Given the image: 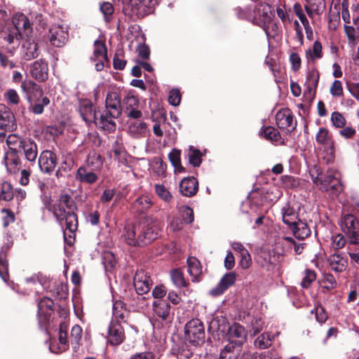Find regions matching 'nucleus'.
<instances>
[{"mask_svg": "<svg viewBox=\"0 0 359 359\" xmlns=\"http://www.w3.org/2000/svg\"><path fill=\"white\" fill-rule=\"evenodd\" d=\"M75 208L76 206L71 196L62 194L53 210L60 224L62 226L65 225L66 231L68 230L72 233L76 230L78 226L77 217L74 212Z\"/></svg>", "mask_w": 359, "mask_h": 359, "instance_id": "obj_1", "label": "nucleus"}, {"mask_svg": "<svg viewBox=\"0 0 359 359\" xmlns=\"http://www.w3.org/2000/svg\"><path fill=\"white\" fill-rule=\"evenodd\" d=\"M271 7L266 4H259L255 11L254 16L248 14L247 11L242 8H238V16L240 18H245L264 29L266 35H270V28L276 31L277 26L272 22L273 16Z\"/></svg>", "mask_w": 359, "mask_h": 359, "instance_id": "obj_2", "label": "nucleus"}, {"mask_svg": "<svg viewBox=\"0 0 359 359\" xmlns=\"http://www.w3.org/2000/svg\"><path fill=\"white\" fill-rule=\"evenodd\" d=\"M13 27L2 34V38L9 44L18 45L19 39L30 33V22L22 13H17L13 18Z\"/></svg>", "mask_w": 359, "mask_h": 359, "instance_id": "obj_3", "label": "nucleus"}, {"mask_svg": "<svg viewBox=\"0 0 359 359\" xmlns=\"http://www.w3.org/2000/svg\"><path fill=\"white\" fill-rule=\"evenodd\" d=\"M341 175L334 168H329L325 173H320L313 178L316 186L322 191L336 195L341 189Z\"/></svg>", "mask_w": 359, "mask_h": 359, "instance_id": "obj_4", "label": "nucleus"}, {"mask_svg": "<svg viewBox=\"0 0 359 359\" xmlns=\"http://www.w3.org/2000/svg\"><path fill=\"white\" fill-rule=\"evenodd\" d=\"M316 141L323 146L322 158L326 163L334 161L335 158V142L332 135L326 128H320L316 134Z\"/></svg>", "mask_w": 359, "mask_h": 359, "instance_id": "obj_5", "label": "nucleus"}, {"mask_svg": "<svg viewBox=\"0 0 359 359\" xmlns=\"http://www.w3.org/2000/svg\"><path fill=\"white\" fill-rule=\"evenodd\" d=\"M161 231L158 222L152 218H144L138 224L141 245L150 243L158 238Z\"/></svg>", "mask_w": 359, "mask_h": 359, "instance_id": "obj_6", "label": "nucleus"}, {"mask_svg": "<svg viewBox=\"0 0 359 359\" xmlns=\"http://www.w3.org/2000/svg\"><path fill=\"white\" fill-rule=\"evenodd\" d=\"M340 226L350 244H359V222L355 216L345 215L341 221Z\"/></svg>", "mask_w": 359, "mask_h": 359, "instance_id": "obj_7", "label": "nucleus"}, {"mask_svg": "<svg viewBox=\"0 0 359 359\" xmlns=\"http://www.w3.org/2000/svg\"><path fill=\"white\" fill-rule=\"evenodd\" d=\"M184 332L187 339L194 346L204 341V327L198 319H192L189 321L185 325Z\"/></svg>", "mask_w": 359, "mask_h": 359, "instance_id": "obj_8", "label": "nucleus"}, {"mask_svg": "<svg viewBox=\"0 0 359 359\" xmlns=\"http://www.w3.org/2000/svg\"><path fill=\"white\" fill-rule=\"evenodd\" d=\"M139 100L132 91L126 92L122 100V110L130 119H137L142 116V112L138 109Z\"/></svg>", "mask_w": 359, "mask_h": 359, "instance_id": "obj_9", "label": "nucleus"}, {"mask_svg": "<svg viewBox=\"0 0 359 359\" xmlns=\"http://www.w3.org/2000/svg\"><path fill=\"white\" fill-rule=\"evenodd\" d=\"M150 276L143 270H138L133 278V285L137 294H147L151 287Z\"/></svg>", "mask_w": 359, "mask_h": 359, "instance_id": "obj_10", "label": "nucleus"}, {"mask_svg": "<svg viewBox=\"0 0 359 359\" xmlns=\"http://www.w3.org/2000/svg\"><path fill=\"white\" fill-rule=\"evenodd\" d=\"M329 268L334 273L344 272L348 266V258L345 253L335 252L327 259Z\"/></svg>", "mask_w": 359, "mask_h": 359, "instance_id": "obj_11", "label": "nucleus"}, {"mask_svg": "<svg viewBox=\"0 0 359 359\" xmlns=\"http://www.w3.org/2000/svg\"><path fill=\"white\" fill-rule=\"evenodd\" d=\"M104 111L109 113L114 118H118L121 116L122 111L121 100L117 93L111 92L107 94Z\"/></svg>", "mask_w": 359, "mask_h": 359, "instance_id": "obj_12", "label": "nucleus"}, {"mask_svg": "<svg viewBox=\"0 0 359 359\" xmlns=\"http://www.w3.org/2000/svg\"><path fill=\"white\" fill-rule=\"evenodd\" d=\"M247 337V332L242 325L234 323L229 327L226 337L230 342L229 344L241 346L242 345Z\"/></svg>", "mask_w": 359, "mask_h": 359, "instance_id": "obj_13", "label": "nucleus"}, {"mask_svg": "<svg viewBox=\"0 0 359 359\" xmlns=\"http://www.w3.org/2000/svg\"><path fill=\"white\" fill-rule=\"evenodd\" d=\"M57 164V156L49 150L42 151L39 158V166L41 170L46 173L53 172Z\"/></svg>", "mask_w": 359, "mask_h": 359, "instance_id": "obj_14", "label": "nucleus"}, {"mask_svg": "<svg viewBox=\"0 0 359 359\" xmlns=\"http://www.w3.org/2000/svg\"><path fill=\"white\" fill-rule=\"evenodd\" d=\"M68 33L66 29L60 25H53L49 29L50 43L57 47L63 46L67 41Z\"/></svg>", "mask_w": 359, "mask_h": 359, "instance_id": "obj_15", "label": "nucleus"}, {"mask_svg": "<svg viewBox=\"0 0 359 359\" xmlns=\"http://www.w3.org/2000/svg\"><path fill=\"white\" fill-rule=\"evenodd\" d=\"M127 125V132L133 138L144 137L149 132L147 124L140 118L128 120Z\"/></svg>", "mask_w": 359, "mask_h": 359, "instance_id": "obj_16", "label": "nucleus"}, {"mask_svg": "<svg viewBox=\"0 0 359 359\" xmlns=\"http://www.w3.org/2000/svg\"><path fill=\"white\" fill-rule=\"evenodd\" d=\"M124 339L123 329L118 320L111 321L108 329L107 341L111 345H118Z\"/></svg>", "mask_w": 359, "mask_h": 359, "instance_id": "obj_17", "label": "nucleus"}, {"mask_svg": "<svg viewBox=\"0 0 359 359\" xmlns=\"http://www.w3.org/2000/svg\"><path fill=\"white\" fill-rule=\"evenodd\" d=\"M76 179L81 183L92 184L98 180V172L90 166L82 165L77 170Z\"/></svg>", "mask_w": 359, "mask_h": 359, "instance_id": "obj_18", "label": "nucleus"}, {"mask_svg": "<svg viewBox=\"0 0 359 359\" xmlns=\"http://www.w3.org/2000/svg\"><path fill=\"white\" fill-rule=\"evenodd\" d=\"M31 76L38 81H43L48 79V67L43 60H38L34 62L30 67Z\"/></svg>", "mask_w": 359, "mask_h": 359, "instance_id": "obj_19", "label": "nucleus"}, {"mask_svg": "<svg viewBox=\"0 0 359 359\" xmlns=\"http://www.w3.org/2000/svg\"><path fill=\"white\" fill-rule=\"evenodd\" d=\"M15 117L11 109L5 104H0V128L12 130L15 127Z\"/></svg>", "mask_w": 359, "mask_h": 359, "instance_id": "obj_20", "label": "nucleus"}, {"mask_svg": "<svg viewBox=\"0 0 359 359\" xmlns=\"http://www.w3.org/2000/svg\"><path fill=\"white\" fill-rule=\"evenodd\" d=\"M79 113L87 124L95 121L96 113L90 101L85 100L80 102Z\"/></svg>", "mask_w": 359, "mask_h": 359, "instance_id": "obj_21", "label": "nucleus"}, {"mask_svg": "<svg viewBox=\"0 0 359 359\" xmlns=\"http://www.w3.org/2000/svg\"><path fill=\"white\" fill-rule=\"evenodd\" d=\"M116 118H114L109 113L103 111L100 114L99 118L96 117L95 121H94V123L100 128L107 132H111L116 129V124L115 119Z\"/></svg>", "mask_w": 359, "mask_h": 359, "instance_id": "obj_22", "label": "nucleus"}, {"mask_svg": "<svg viewBox=\"0 0 359 359\" xmlns=\"http://www.w3.org/2000/svg\"><path fill=\"white\" fill-rule=\"evenodd\" d=\"M344 32L348 45L351 47L355 46L359 42V17L353 20V25H345Z\"/></svg>", "mask_w": 359, "mask_h": 359, "instance_id": "obj_23", "label": "nucleus"}, {"mask_svg": "<svg viewBox=\"0 0 359 359\" xmlns=\"http://www.w3.org/2000/svg\"><path fill=\"white\" fill-rule=\"evenodd\" d=\"M198 189V181L194 177H186L180 184V191L185 196H194Z\"/></svg>", "mask_w": 359, "mask_h": 359, "instance_id": "obj_24", "label": "nucleus"}, {"mask_svg": "<svg viewBox=\"0 0 359 359\" xmlns=\"http://www.w3.org/2000/svg\"><path fill=\"white\" fill-rule=\"evenodd\" d=\"M188 273L191 277V281L198 283L201 280L202 267L200 262L196 257H189L187 259Z\"/></svg>", "mask_w": 359, "mask_h": 359, "instance_id": "obj_25", "label": "nucleus"}, {"mask_svg": "<svg viewBox=\"0 0 359 359\" xmlns=\"http://www.w3.org/2000/svg\"><path fill=\"white\" fill-rule=\"evenodd\" d=\"M59 341L60 345L57 346L53 343L49 346V349L51 352L58 353L65 351L68 346L67 345V326L65 323L60 325L59 330Z\"/></svg>", "mask_w": 359, "mask_h": 359, "instance_id": "obj_26", "label": "nucleus"}, {"mask_svg": "<svg viewBox=\"0 0 359 359\" xmlns=\"http://www.w3.org/2000/svg\"><path fill=\"white\" fill-rule=\"evenodd\" d=\"M153 311L154 314L162 319L167 320L170 316V306L163 299H157L153 302Z\"/></svg>", "mask_w": 359, "mask_h": 359, "instance_id": "obj_27", "label": "nucleus"}, {"mask_svg": "<svg viewBox=\"0 0 359 359\" xmlns=\"http://www.w3.org/2000/svg\"><path fill=\"white\" fill-rule=\"evenodd\" d=\"M15 48L1 47L0 49V65L4 69H13L16 67V64L11 57L14 55Z\"/></svg>", "mask_w": 359, "mask_h": 359, "instance_id": "obj_28", "label": "nucleus"}, {"mask_svg": "<svg viewBox=\"0 0 359 359\" xmlns=\"http://www.w3.org/2000/svg\"><path fill=\"white\" fill-rule=\"evenodd\" d=\"M12 79L15 83L21 82V90L27 95L29 94L31 90H39L40 94L42 93L41 90L34 82L32 81H22V74L20 72L14 71L13 73Z\"/></svg>", "mask_w": 359, "mask_h": 359, "instance_id": "obj_29", "label": "nucleus"}, {"mask_svg": "<svg viewBox=\"0 0 359 359\" xmlns=\"http://www.w3.org/2000/svg\"><path fill=\"white\" fill-rule=\"evenodd\" d=\"M276 124L280 128H287L293 125V116L288 109H283L277 112L276 115Z\"/></svg>", "mask_w": 359, "mask_h": 359, "instance_id": "obj_30", "label": "nucleus"}, {"mask_svg": "<svg viewBox=\"0 0 359 359\" xmlns=\"http://www.w3.org/2000/svg\"><path fill=\"white\" fill-rule=\"evenodd\" d=\"M21 151H23L26 159L30 162H34L38 154L37 146L34 140L25 138Z\"/></svg>", "mask_w": 359, "mask_h": 359, "instance_id": "obj_31", "label": "nucleus"}, {"mask_svg": "<svg viewBox=\"0 0 359 359\" xmlns=\"http://www.w3.org/2000/svg\"><path fill=\"white\" fill-rule=\"evenodd\" d=\"M307 4L304 6L307 15L313 18L314 15L322 14L325 9V0H306Z\"/></svg>", "mask_w": 359, "mask_h": 359, "instance_id": "obj_32", "label": "nucleus"}, {"mask_svg": "<svg viewBox=\"0 0 359 359\" xmlns=\"http://www.w3.org/2000/svg\"><path fill=\"white\" fill-rule=\"evenodd\" d=\"M137 232H138V224L128 225L125 227L123 236L129 245H142L140 241V233L136 236Z\"/></svg>", "mask_w": 359, "mask_h": 359, "instance_id": "obj_33", "label": "nucleus"}, {"mask_svg": "<svg viewBox=\"0 0 359 359\" xmlns=\"http://www.w3.org/2000/svg\"><path fill=\"white\" fill-rule=\"evenodd\" d=\"M22 56L26 60H30L38 56L37 44L33 39H28L23 43Z\"/></svg>", "mask_w": 359, "mask_h": 359, "instance_id": "obj_34", "label": "nucleus"}, {"mask_svg": "<svg viewBox=\"0 0 359 359\" xmlns=\"http://www.w3.org/2000/svg\"><path fill=\"white\" fill-rule=\"evenodd\" d=\"M294 236L299 239H304L311 234V230L308 225L302 221L298 219L295 224L290 226Z\"/></svg>", "mask_w": 359, "mask_h": 359, "instance_id": "obj_35", "label": "nucleus"}, {"mask_svg": "<svg viewBox=\"0 0 359 359\" xmlns=\"http://www.w3.org/2000/svg\"><path fill=\"white\" fill-rule=\"evenodd\" d=\"M283 222L290 226L295 224L297 219L296 210L289 203H286L281 209Z\"/></svg>", "mask_w": 359, "mask_h": 359, "instance_id": "obj_36", "label": "nucleus"}, {"mask_svg": "<svg viewBox=\"0 0 359 359\" xmlns=\"http://www.w3.org/2000/svg\"><path fill=\"white\" fill-rule=\"evenodd\" d=\"M318 82V76L316 73H312L307 76L306 83V89L304 91V96L308 99H313L316 93V87Z\"/></svg>", "mask_w": 359, "mask_h": 359, "instance_id": "obj_37", "label": "nucleus"}, {"mask_svg": "<svg viewBox=\"0 0 359 359\" xmlns=\"http://www.w3.org/2000/svg\"><path fill=\"white\" fill-rule=\"evenodd\" d=\"M90 60L93 61L97 60H107V48L103 42L99 40L95 41L93 54Z\"/></svg>", "mask_w": 359, "mask_h": 359, "instance_id": "obj_38", "label": "nucleus"}, {"mask_svg": "<svg viewBox=\"0 0 359 359\" xmlns=\"http://www.w3.org/2000/svg\"><path fill=\"white\" fill-rule=\"evenodd\" d=\"M25 140V138H22L17 134H10L6 138V144L11 150L20 152Z\"/></svg>", "mask_w": 359, "mask_h": 359, "instance_id": "obj_39", "label": "nucleus"}, {"mask_svg": "<svg viewBox=\"0 0 359 359\" xmlns=\"http://www.w3.org/2000/svg\"><path fill=\"white\" fill-rule=\"evenodd\" d=\"M152 205V201L149 196H142L137 198L133 203V208L140 212L142 213L147 210L149 209Z\"/></svg>", "mask_w": 359, "mask_h": 359, "instance_id": "obj_40", "label": "nucleus"}, {"mask_svg": "<svg viewBox=\"0 0 359 359\" xmlns=\"http://www.w3.org/2000/svg\"><path fill=\"white\" fill-rule=\"evenodd\" d=\"M130 305L136 311H144L149 306V299L144 295L137 294L130 302Z\"/></svg>", "mask_w": 359, "mask_h": 359, "instance_id": "obj_41", "label": "nucleus"}, {"mask_svg": "<svg viewBox=\"0 0 359 359\" xmlns=\"http://www.w3.org/2000/svg\"><path fill=\"white\" fill-rule=\"evenodd\" d=\"M102 165V161L99 154L92 151L88 154L86 166H90L92 169L99 172Z\"/></svg>", "mask_w": 359, "mask_h": 359, "instance_id": "obj_42", "label": "nucleus"}, {"mask_svg": "<svg viewBox=\"0 0 359 359\" xmlns=\"http://www.w3.org/2000/svg\"><path fill=\"white\" fill-rule=\"evenodd\" d=\"M306 57L312 61L322 58L323 47L318 41H316L313 44L312 48L306 51Z\"/></svg>", "mask_w": 359, "mask_h": 359, "instance_id": "obj_43", "label": "nucleus"}, {"mask_svg": "<svg viewBox=\"0 0 359 359\" xmlns=\"http://www.w3.org/2000/svg\"><path fill=\"white\" fill-rule=\"evenodd\" d=\"M155 193L165 203H170L172 201L171 193L163 184H155Z\"/></svg>", "mask_w": 359, "mask_h": 359, "instance_id": "obj_44", "label": "nucleus"}, {"mask_svg": "<svg viewBox=\"0 0 359 359\" xmlns=\"http://www.w3.org/2000/svg\"><path fill=\"white\" fill-rule=\"evenodd\" d=\"M168 158L175 168V172H184V169L180 161V151L177 149H172L169 154Z\"/></svg>", "mask_w": 359, "mask_h": 359, "instance_id": "obj_45", "label": "nucleus"}, {"mask_svg": "<svg viewBox=\"0 0 359 359\" xmlns=\"http://www.w3.org/2000/svg\"><path fill=\"white\" fill-rule=\"evenodd\" d=\"M170 277H171L172 283L177 288L187 287V283L185 280L184 275L181 271L178 270V269L172 270L170 272Z\"/></svg>", "mask_w": 359, "mask_h": 359, "instance_id": "obj_46", "label": "nucleus"}, {"mask_svg": "<svg viewBox=\"0 0 359 359\" xmlns=\"http://www.w3.org/2000/svg\"><path fill=\"white\" fill-rule=\"evenodd\" d=\"M13 197L14 190L11 184L7 182H3L1 187L0 198L6 201H10Z\"/></svg>", "mask_w": 359, "mask_h": 359, "instance_id": "obj_47", "label": "nucleus"}, {"mask_svg": "<svg viewBox=\"0 0 359 359\" xmlns=\"http://www.w3.org/2000/svg\"><path fill=\"white\" fill-rule=\"evenodd\" d=\"M4 97L9 105H18L20 102V97L17 90L13 88L8 89L4 94Z\"/></svg>", "mask_w": 359, "mask_h": 359, "instance_id": "obj_48", "label": "nucleus"}, {"mask_svg": "<svg viewBox=\"0 0 359 359\" xmlns=\"http://www.w3.org/2000/svg\"><path fill=\"white\" fill-rule=\"evenodd\" d=\"M254 344L255 347L260 349H265L269 348L271 345V339L270 337V334L267 332L260 334L255 340Z\"/></svg>", "mask_w": 359, "mask_h": 359, "instance_id": "obj_49", "label": "nucleus"}, {"mask_svg": "<svg viewBox=\"0 0 359 359\" xmlns=\"http://www.w3.org/2000/svg\"><path fill=\"white\" fill-rule=\"evenodd\" d=\"M238 351L236 350L234 345L228 344L225 346L220 353V359H236Z\"/></svg>", "mask_w": 359, "mask_h": 359, "instance_id": "obj_50", "label": "nucleus"}, {"mask_svg": "<svg viewBox=\"0 0 359 359\" xmlns=\"http://www.w3.org/2000/svg\"><path fill=\"white\" fill-rule=\"evenodd\" d=\"M330 121L333 127L343 128L346 123L344 116L339 111H334L331 114Z\"/></svg>", "mask_w": 359, "mask_h": 359, "instance_id": "obj_51", "label": "nucleus"}, {"mask_svg": "<svg viewBox=\"0 0 359 359\" xmlns=\"http://www.w3.org/2000/svg\"><path fill=\"white\" fill-rule=\"evenodd\" d=\"M126 311L123 302L117 300L113 304V316L116 319L123 320Z\"/></svg>", "mask_w": 359, "mask_h": 359, "instance_id": "obj_52", "label": "nucleus"}, {"mask_svg": "<svg viewBox=\"0 0 359 359\" xmlns=\"http://www.w3.org/2000/svg\"><path fill=\"white\" fill-rule=\"evenodd\" d=\"M49 104V98L47 97H43L41 100H39L34 104H33L30 107V110L35 114H41L43 112L44 107L48 105Z\"/></svg>", "mask_w": 359, "mask_h": 359, "instance_id": "obj_53", "label": "nucleus"}, {"mask_svg": "<svg viewBox=\"0 0 359 359\" xmlns=\"http://www.w3.org/2000/svg\"><path fill=\"white\" fill-rule=\"evenodd\" d=\"M261 134L266 140L272 142H278L280 139V134L276 129L273 127H267L261 132Z\"/></svg>", "mask_w": 359, "mask_h": 359, "instance_id": "obj_54", "label": "nucleus"}, {"mask_svg": "<svg viewBox=\"0 0 359 359\" xmlns=\"http://www.w3.org/2000/svg\"><path fill=\"white\" fill-rule=\"evenodd\" d=\"M179 212L182 215V220L187 224L193 222L194 217L193 210L189 207L183 205L180 208Z\"/></svg>", "mask_w": 359, "mask_h": 359, "instance_id": "obj_55", "label": "nucleus"}, {"mask_svg": "<svg viewBox=\"0 0 359 359\" xmlns=\"http://www.w3.org/2000/svg\"><path fill=\"white\" fill-rule=\"evenodd\" d=\"M316 273L313 270L306 269L301 285L303 287L307 288L316 280Z\"/></svg>", "mask_w": 359, "mask_h": 359, "instance_id": "obj_56", "label": "nucleus"}, {"mask_svg": "<svg viewBox=\"0 0 359 359\" xmlns=\"http://www.w3.org/2000/svg\"><path fill=\"white\" fill-rule=\"evenodd\" d=\"M25 283L29 286V290H34L36 293L39 292L40 289L42 287L41 283L36 275L27 278Z\"/></svg>", "mask_w": 359, "mask_h": 359, "instance_id": "obj_57", "label": "nucleus"}, {"mask_svg": "<svg viewBox=\"0 0 359 359\" xmlns=\"http://www.w3.org/2000/svg\"><path fill=\"white\" fill-rule=\"evenodd\" d=\"M330 93L334 97H341L344 95L342 83L339 80H334L330 88Z\"/></svg>", "mask_w": 359, "mask_h": 359, "instance_id": "obj_58", "label": "nucleus"}, {"mask_svg": "<svg viewBox=\"0 0 359 359\" xmlns=\"http://www.w3.org/2000/svg\"><path fill=\"white\" fill-rule=\"evenodd\" d=\"M323 287L327 290H332L337 287V283L334 276L330 273H325L322 279Z\"/></svg>", "mask_w": 359, "mask_h": 359, "instance_id": "obj_59", "label": "nucleus"}, {"mask_svg": "<svg viewBox=\"0 0 359 359\" xmlns=\"http://www.w3.org/2000/svg\"><path fill=\"white\" fill-rule=\"evenodd\" d=\"M189 163L194 167H198L201 163V153L198 149L190 147L189 153Z\"/></svg>", "mask_w": 359, "mask_h": 359, "instance_id": "obj_60", "label": "nucleus"}, {"mask_svg": "<svg viewBox=\"0 0 359 359\" xmlns=\"http://www.w3.org/2000/svg\"><path fill=\"white\" fill-rule=\"evenodd\" d=\"M236 281V273L234 272H230L226 273L220 280L219 283L221 285L227 290L230 286L234 284Z\"/></svg>", "mask_w": 359, "mask_h": 359, "instance_id": "obj_61", "label": "nucleus"}, {"mask_svg": "<svg viewBox=\"0 0 359 359\" xmlns=\"http://www.w3.org/2000/svg\"><path fill=\"white\" fill-rule=\"evenodd\" d=\"M53 306L54 303L52 299L48 297L43 298L39 303H38V309L41 312H45L46 310L47 311H51L53 310Z\"/></svg>", "mask_w": 359, "mask_h": 359, "instance_id": "obj_62", "label": "nucleus"}, {"mask_svg": "<svg viewBox=\"0 0 359 359\" xmlns=\"http://www.w3.org/2000/svg\"><path fill=\"white\" fill-rule=\"evenodd\" d=\"M346 239L341 233H337L332 237V245L335 250H339L344 247Z\"/></svg>", "mask_w": 359, "mask_h": 359, "instance_id": "obj_63", "label": "nucleus"}, {"mask_svg": "<svg viewBox=\"0 0 359 359\" xmlns=\"http://www.w3.org/2000/svg\"><path fill=\"white\" fill-rule=\"evenodd\" d=\"M347 88L351 95L359 101V82L349 81L347 83Z\"/></svg>", "mask_w": 359, "mask_h": 359, "instance_id": "obj_64", "label": "nucleus"}]
</instances>
